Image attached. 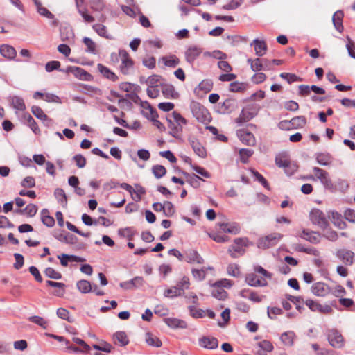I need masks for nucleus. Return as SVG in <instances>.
Segmentation results:
<instances>
[{
    "instance_id": "nucleus-5",
    "label": "nucleus",
    "mask_w": 355,
    "mask_h": 355,
    "mask_svg": "<svg viewBox=\"0 0 355 355\" xmlns=\"http://www.w3.org/2000/svg\"><path fill=\"white\" fill-rule=\"evenodd\" d=\"M283 235L280 233L274 232L258 239L257 245L259 248L266 250L276 245Z\"/></svg>"
},
{
    "instance_id": "nucleus-32",
    "label": "nucleus",
    "mask_w": 355,
    "mask_h": 355,
    "mask_svg": "<svg viewBox=\"0 0 355 355\" xmlns=\"http://www.w3.org/2000/svg\"><path fill=\"white\" fill-rule=\"evenodd\" d=\"M253 117L252 114L245 110L243 109L238 118L236 119L235 122L239 126L243 125L245 122L250 121Z\"/></svg>"
},
{
    "instance_id": "nucleus-63",
    "label": "nucleus",
    "mask_w": 355,
    "mask_h": 355,
    "mask_svg": "<svg viewBox=\"0 0 355 355\" xmlns=\"http://www.w3.org/2000/svg\"><path fill=\"white\" fill-rule=\"evenodd\" d=\"M332 218L334 220V223L336 227L340 229H344L346 227V224L341 220V215L338 212H332Z\"/></svg>"
},
{
    "instance_id": "nucleus-9",
    "label": "nucleus",
    "mask_w": 355,
    "mask_h": 355,
    "mask_svg": "<svg viewBox=\"0 0 355 355\" xmlns=\"http://www.w3.org/2000/svg\"><path fill=\"white\" fill-rule=\"evenodd\" d=\"M144 280L142 277L137 276L133 279L121 282L119 286L125 290H132L135 288L141 287L144 285Z\"/></svg>"
},
{
    "instance_id": "nucleus-43",
    "label": "nucleus",
    "mask_w": 355,
    "mask_h": 355,
    "mask_svg": "<svg viewBox=\"0 0 355 355\" xmlns=\"http://www.w3.org/2000/svg\"><path fill=\"white\" fill-rule=\"evenodd\" d=\"M145 193L146 189L140 184H135V189L133 191V194H135V196L132 195V198L135 201L138 202L141 199V195Z\"/></svg>"
},
{
    "instance_id": "nucleus-62",
    "label": "nucleus",
    "mask_w": 355,
    "mask_h": 355,
    "mask_svg": "<svg viewBox=\"0 0 355 355\" xmlns=\"http://www.w3.org/2000/svg\"><path fill=\"white\" fill-rule=\"evenodd\" d=\"M31 112L36 118H37L42 121L43 119H47V115L38 106H35V105L31 107Z\"/></svg>"
},
{
    "instance_id": "nucleus-17",
    "label": "nucleus",
    "mask_w": 355,
    "mask_h": 355,
    "mask_svg": "<svg viewBox=\"0 0 355 355\" xmlns=\"http://www.w3.org/2000/svg\"><path fill=\"white\" fill-rule=\"evenodd\" d=\"M189 141L193 151L198 156L202 158H205L207 156L205 148L197 139L192 137L189 139Z\"/></svg>"
},
{
    "instance_id": "nucleus-44",
    "label": "nucleus",
    "mask_w": 355,
    "mask_h": 355,
    "mask_svg": "<svg viewBox=\"0 0 355 355\" xmlns=\"http://www.w3.org/2000/svg\"><path fill=\"white\" fill-rule=\"evenodd\" d=\"M334 187L336 188V191L345 193L348 190L349 186L347 180L339 178L337 180Z\"/></svg>"
},
{
    "instance_id": "nucleus-26",
    "label": "nucleus",
    "mask_w": 355,
    "mask_h": 355,
    "mask_svg": "<svg viewBox=\"0 0 355 355\" xmlns=\"http://www.w3.org/2000/svg\"><path fill=\"white\" fill-rule=\"evenodd\" d=\"M220 227L224 232L232 234H238L240 232V227L236 223H221Z\"/></svg>"
},
{
    "instance_id": "nucleus-19",
    "label": "nucleus",
    "mask_w": 355,
    "mask_h": 355,
    "mask_svg": "<svg viewBox=\"0 0 355 355\" xmlns=\"http://www.w3.org/2000/svg\"><path fill=\"white\" fill-rule=\"evenodd\" d=\"M199 344L202 347L214 349L218 347V341L216 338L205 336L199 340Z\"/></svg>"
},
{
    "instance_id": "nucleus-16",
    "label": "nucleus",
    "mask_w": 355,
    "mask_h": 355,
    "mask_svg": "<svg viewBox=\"0 0 355 355\" xmlns=\"http://www.w3.org/2000/svg\"><path fill=\"white\" fill-rule=\"evenodd\" d=\"M8 101L15 110V113L17 114L18 112L24 111L26 105L24 99L18 96H12L8 98Z\"/></svg>"
},
{
    "instance_id": "nucleus-28",
    "label": "nucleus",
    "mask_w": 355,
    "mask_h": 355,
    "mask_svg": "<svg viewBox=\"0 0 355 355\" xmlns=\"http://www.w3.org/2000/svg\"><path fill=\"white\" fill-rule=\"evenodd\" d=\"M315 157L317 163L321 166H329L331 162V157L329 153H318Z\"/></svg>"
},
{
    "instance_id": "nucleus-18",
    "label": "nucleus",
    "mask_w": 355,
    "mask_h": 355,
    "mask_svg": "<svg viewBox=\"0 0 355 355\" xmlns=\"http://www.w3.org/2000/svg\"><path fill=\"white\" fill-rule=\"evenodd\" d=\"M239 295L245 299H248L254 302H260L262 301L263 296L259 295L256 292L250 289H243L240 291Z\"/></svg>"
},
{
    "instance_id": "nucleus-53",
    "label": "nucleus",
    "mask_w": 355,
    "mask_h": 355,
    "mask_svg": "<svg viewBox=\"0 0 355 355\" xmlns=\"http://www.w3.org/2000/svg\"><path fill=\"white\" fill-rule=\"evenodd\" d=\"M170 116L173 119V121L175 122L179 128H182L187 123V120L182 115L176 112H173Z\"/></svg>"
},
{
    "instance_id": "nucleus-56",
    "label": "nucleus",
    "mask_w": 355,
    "mask_h": 355,
    "mask_svg": "<svg viewBox=\"0 0 355 355\" xmlns=\"http://www.w3.org/2000/svg\"><path fill=\"white\" fill-rule=\"evenodd\" d=\"M44 274L47 277L50 279H60L62 278V275L51 267L46 268L44 270Z\"/></svg>"
},
{
    "instance_id": "nucleus-60",
    "label": "nucleus",
    "mask_w": 355,
    "mask_h": 355,
    "mask_svg": "<svg viewBox=\"0 0 355 355\" xmlns=\"http://www.w3.org/2000/svg\"><path fill=\"white\" fill-rule=\"evenodd\" d=\"M193 277L198 281L203 280L206 277V270L205 268L201 269H192Z\"/></svg>"
},
{
    "instance_id": "nucleus-38",
    "label": "nucleus",
    "mask_w": 355,
    "mask_h": 355,
    "mask_svg": "<svg viewBox=\"0 0 355 355\" xmlns=\"http://www.w3.org/2000/svg\"><path fill=\"white\" fill-rule=\"evenodd\" d=\"M289 123L293 128H300L304 127L306 123V119L304 116L293 117Z\"/></svg>"
},
{
    "instance_id": "nucleus-12",
    "label": "nucleus",
    "mask_w": 355,
    "mask_h": 355,
    "mask_svg": "<svg viewBox=\"0 0 355 355\" xmlns=\"http://www.w3.org/2000/svg\"><path fill=\"white\" fill-rule=\"evenodd\" d=\"M202 52V49L197 46H189L184 53L186 61L190 64H193Z\"/></svg>"
},
{
    "instance_id": "nucleus-35",
    "label": "nucleus",
    "mask_w": 355,
    "mask_h": 355,
    "mask_svg": "<svg viewBox=\"0 0 355 355\" xmlns=\"http://www.w3.org/2000/svg\"><path fill=\"white\" fill-rule=\"evenodd\" d=\"M76 286L78 291L82 293H88L92 290V285L91 283L85 279L77 282Z\"/></svg>"
},
{
    "instance_id": "nucleus-61",
    "label": "nucleus",
    "mask_w": 355,
    "mask_h": 355,
    "mask_svg": "<svg viewBox=\"0 0 355 355\" xmlns=\"http://www.w3.org/2000/svg\"><path fill=\"white\" fill-rule=\"evenodd\" d=\"M254 151L249 148H241L239 150V155L241 156V160L243 163H246L248 158L251 157Z\"/></svg>"
},
{
    "instance_id": "nucleus-59",
    "label": "nucleus",
    "mask_w": 355,
    "mask_h": 355,
    "mask_svg": "<svg viewBox=\"0 0 355 355\" xmlns=\"http://www.w3.org/2000/svg\"><path fill=\"white\" fill-rule=\"evenodd\" d=\"M28 320L40 326L41 327H42L44 329H46V327H47V322L43 318H42L40 316H37V315L31 316V317H29Z\"/></svg>"
},
{
    "instance_id": "nucleus-45",
    "label": "nucleus",
    "mask_w": 355,
    "mask_h": 355,
    "mask_svg": "<svg viewBox=\"0 0 355 355\" xmlns=\"http://www.w3.org/2000/svg\"><path fill=\"white\" fill-rule=\"evenodd\" d=\"M247 85L244 83L233 82L230 84L229 89L232 92H241L246 89Z\"/></svg>"
},
{
    "instance_id": "nucleus-29",
    "label": "nucleus",
    "mask_w": 355,
    "mask_h": 355,
    "mask_svg": "<svg viewBox=\"0 0 355 355\" xmlns=\"http://www.w3.org/2000/svg\"><path fill=\"white\" fill-rule=\"evenodd\" d=\"M343 17V12L341 10L336 11L332 17V21L335 28L340 33L343 31V26L342 24V19Z\"/></svg>"
},
{
    "instance_id": "nucleus-27",
    "label": "nucleus",
    "mask_w": 355,
    "mask_h": 355,
    "mask_svg": "<svg viewBox=\"0 0 355 355\" xmlns=\"http://www.w3.org/2000/svg\"><path fill=\"white\" fill-rule=\"evenodd\" d=\"M300 236L314 244L320 241V235L316 232H309L306 230H303Z\"/></svg>"
},
{
    "instance_id": "nucleus-31",
    "label": "nucleus",
    "mask_w": 355,
    "mask_h": 355,
    "mask_svg": "<svg viewBox=\"0 0 355 355\" xmlns=\"http://www.w3.org/2000/svg\"><path fill=\"white\" fill-rule=\"evenodd\" d=\"M165 323L171 328H185L187 324L183 320L174 318L164 319Z\"/></svg>"
},
{
    "instance_id": "nucleus-41",
    "label": "nucleus",
    "mask_w": 355,
    "mask_h": 355,
    "mask_svg": "<svg viewBox=\"0 0 355 355\" xmlns=\"http://www.w3.org/2000/svg\"><path fill=\"white\" fill-rule=\"evenodd\" d=\"M190 285L189 279L187 277H182L175 285L176 288L180 291L181 294L184 293V291L189 289Z\"/></svg>"
},
{
    "instance_id": "nucleus-4",
    "label": "nucleus",
    "mask_w": 355,
    "mask_h": 355,
    "mask_svg": "<svg viewBox=\"0 0 355 355\" xmlns=\"http://www.w3.org/2000/svg\"><path fill=\"white\" fill-rule=\"evenodd\" d=\"M249 245V241L247 238H237L234 243L230 246L228 252L232 258H236L243 255L245 252V247Z\"/></svg>"
},
{
    "instance_id": "nucleus-13",
    "label": "nucleus",
    "mask_w": 355,
    "mask_h": 355,
    "mask_svg": "<svg viewBox=\"0 0 355 355\" xmlns=\"http://www.w3.org/2000/svg\"><path fill=\"white\" fill-rule=\"evenodd\" d=\"M311 292L317 296L324 297L326 296L330 292V288L324 282H316L311 286Z\"/></svg>"
},
{
    "instance_id": "nucleus-54",
    "label": "nucleus",
    "mask_w": 355,
    "mask_h": 355,
    "mask_svg": "<svg viewBox=\"0 0 355 355\" xmlns=\"http://www.w3.org/2000/svg\"><path fill=\"white\" fill-rule=\"evenodd\" d=\"M58 239L60 240V241L65 242L66 243L69 244H74L77 241V238L74 235L69 232L65 234H60L58 237Z\"/></svg>"
},
{
    "instance_id": "nucleus-25",
    "label": "nucleus",
    "mask_w": 355,
    "mask_h": 355,
    "mask_svg": "<svg viewBox=\"0 0 355 355\" xmlns=\"http://www.w3.org/2000/svg\"><path fill=\"white\" fill-rule=\"evenodd\" d=\"M246 283L250 286H264L266 285V282H263L257 277L254 273L248 274L245 277Z\"/></svg>"
},
{
    "instance_id": "nucleus-30",
    "label": "nucleus",
    "mask_w": 355,
    "mask_h": 355,
    "mask_svg": "<svg viewBox=\"0 0 355 355\" xmlns=\"http://www.w3.org/2000/svg\"><path fill=\"white\" fill-rule=\"evenodd\" d=\"M167 121L168 124V128L171 130L170 134L174 137L175 138H178L180 136L182 131V128H179L178 125L175 123V122L173 121V119L169 116L167 117Z\"/></svg>"
},
{
    "instance_id": "nucleus-55",
    "label": "nucleus",
    "mask_w": 355,
    "mask_h": 355,
    "mask_svg": "<svg viewBox=\"0 0 355 355\" xmlns=\"http://www.w3.org/2000/svg\"><path fill=\"white\" fill-rule=\"evenodd\" d=\"M54 195L60 203L62 205H67V196L62 189L57 188L54 191Z\"/></svg>"
},
{
    "instance_id": "nucleus-36",
    "label": "nucleus",
    "mask_w": 355,
    "mask_h": 355,
    "mask_svg": "<svg viewBox=\"0 0 355 355\" xmlns=\"http://www.w3.org/2000/svg\"><path fill=\"white\" fill-rule=\"evenodd\" d=\"M92 28L99 36L106 39H112V36L107 33L105 26L101 24H96L92 26Z\"/></svg>"
},
{
    "instance_id": "nucleus-22",
    "label": "nucleus",
    "mask_w": 355,
    "mask_h": 355,
    "mask_svg": "<svg viewBox=\"0 0 355 355\" xmlns=\"http://www.w3.org/2000/svg\"><path fill=\"white\" fill-rule=\"evenodd\" d=\"M97 68L99 72L106 78L113 82L116 81L118 80V76L112 72L109 68L103 65L102 64H98L97 65Z\"/></svg>"
},
{
    "instance_id": "nucleus-2",
    "label": "nucleus",
    "mask_w": 355,
    "mask_h": 355,
    "mask_svg": "<svg viewBox=\"0 0 355 355\" xmlns=\"http://www.w3.org/2000/svg\"><path fill=\"white\" fill-rule=\"evenodd\" d=\"M190 109L193 116L198 122L208 123L211 121V115L208 110L197 101H192L190 104Z\"/></svg>"
},
{
    "instance_id": "nucleus-57",
    "label": "nucleus",
    "mask_w": 355,
    "mask_h": 355,
    "mask_svg": "<svg viewBox=\"0 0 355 355\" xmlns=\"http://www.w3.org/2000/svg\"><path fill=\"white\" fill-rule=\"evenodd\" d=\"M164 295L166 297L173 298L181 296L182 295L181 294L180 291H179L178 289L176 288V286H174L170 288L166 289L164 293Z\"/></svg>"
},
{
    "instance_id": "nucleus-52",
    "label": "nucleus",
    "mask_w": 355,
    "mask_h": 355,
    "mask_svg": "<svg viewBox=\"0 0 355 355\" xmlns=\"http://www.w3.org/2000/svg\"><path fill=\"white\" fill-rule=\"evenodd\" d=\"M295 334L293 331L284 332L281 336L282 341L286 345L291 346L293 344Z\"/></svg>"
},
{
    "instance_id": "nucleus-40",
    "label": "nucleus",
    "mask_w": 355,
    "mask_h": 355,
    "mask_svg": "<svg viewBox=\"0 0 355 355\" xmlns=\"http://www.w3.org/2000/svg\"><path fill=\"white\" fill-rule=\"evenodd\" d=\"M162 93L167 98H175L178 96L174 87L171 85H165L162 87Z\"/></svg>"
},
{
    "instance_id": "nucleus-33",
    "label": "nucleus",
    "mask_w": 355,
    "mask_h": 355,
    "mask_svg": "<svg viewBox=\"0 0 355 355\" xmlns=\"http://www.w3.org/2000/svg\"><path fill=\"white\" fill-rule=\"evenodd\" d=\"M247 62L250 64V68L253 71L259 72L264 69L262 59L256 58L253 60L248 58Z\"/></svg>"
},
{
    "instance_id": "nucleus-8",
    "label": "nucleus",
    "mask_w": 355,
    "mask_h": 355,
    "mask_svg": "<svg viewBox=\"0 0 355 355\" xmlns=\"http://www.w3.org/2000/svg\"><path fill=\"white\" fill-rule=\"evenodd\" d=\"M61 72L71 73L77 78L82 80H88L91 75L85 69L75 66L67 67L66 69H60Z\"/></svg>"
},
{
    "instance_id": "nucleus-37",
    "label": "nucleus",
    "mask_w": 355,
    "mask_h": 355,
    "mask_svg": "<svg viewBox=\"0 0 355 355\" xmlns=\"http://www.w3.org/2000/svg\"><path fill=\"white\" fill-rule=\"evenodd\" d=\"M114 339L116 343L120 346H125L128 343V339L124 331H117L114 334Z\"/></svg>"
},
{
    "instance_id": "nucleus-50",
    "label": "nucleus",
    "mask_w": 355,
    "mask_h": 355,
    "mask_svg": "<svg viewBox=\"0 0 355 355\" xmlns=\"http://www.w3.org/2000/svg\"><path fill=\"white\" fill-rule=\"evenodd\" d=\"M163 212L167 217L172 216L175 213V207L170 201H164L163 203Z\"/></svg>"
},
{
    "instance_id": "nucleus-10",
    "label": "nucleus",
    "mask_w": 355,
    "mask_h": 355,
    "mask_svg": "<svg viewBox=\"0 0 355 355\" xmlns=\"http://www.w3.org/2000/svg\"><path fill=\"white\" fill-rule=\"evenodd\" d=\"M184 259L185 261L189 263L202 264L204 263L203 258L193 249H189L185 251Z\"/></svg>"
},
{
    "instance_id": "nucleus-21",
    "label": "nucleus",
    "mask_w": 355,
    "mask_h": 355,
    "mask_svg": "<svg viewBox=\"0 0 355 355\" xmlns=\"http://www.w3.org/2000/svg\"><path fill=\"white\" fill-rule=\"evenodd\" d=\"M254 46L255 53L257 56H263L267 50V46L264 41L254 39L250 46Z\"/></svg>"
},
{
    "instance_id": "nucleus-58",
    "label": "nucleus",
    "mask_w": 355,
    "mask_h": 355,
    "mask_svg": "<svg viewBox=\"0 0 355 355\" xmlns=\"http://www.w3.org/2000/svg\"><path fill=\"white\" fill-rule=\"evenodd\" d=\"M83 42L87 46V52L96 53V44L92 39L85 37L83 38Z\"/></svg>"
},
{
    "instance_id": "nucleus-42",
    "label": "nucleus",
    "mask_w": 355,
    "mask_h": 355,
    "mask_svg": "<svg viewBox=\"0 0 355 355\" xmlns=\"http://www.w3.org/2000/svg\"><path fill=\"white\" fill-rule=\"evenodd\" d=\"M37 211V207L34 204H28L24 209H19L17 212L23 214L25 213L28 216H34Z\"/></svg>"
},
{
    "instance_id": "nucleus-24",
    "label": "nucleus",
    "mask_w": 355,
    "mask_h": 355,
    "mask_svg": "<svg viewBox=\"0 0 355 355\" xmlns=\"http://www.w3.org/2000/svg\"><path fill=\"white\" fill-rule=\"evenodd\" d=\"M24 122L33 130L35 134L40 132L39 128L35 119L28 113L23 114Z\"/></svg>"
},
{
    "instance_id": "nucleus-7",
    "label": "nucleus",
    "mask_w": 355,
    "mask_h": 355,
    "mask_svg": "<svg viewBox=\"0 0 355 355\" xmlns=\"http://www.w3.org/2000/svg\"><path fill=\"white\" fill-rule=\"evenodd\" d=\"M329 344L334 348H341L344 345V338L337 329H331L327 332Z\"/></svg>"
},
{
    "instance_id": "nucleus-39",
    "label": "nucleus",
    "mask_w": 355,
    "mask_h": 355,
    "mask_svg": "<svg viewBox=\"0 0 355 355\" xmlns=\"http://www.w3.org/2000/svg\"><path fill=\"white\" fill-rule=\"evenodd\" d=\"M146 342L148 345L153 347H159L162 345L161 340H159L157 336L150 333H147L146 334Z\"/></svg>"
},
{
    "instance_id": "nucleus-64",
    "label": "nucleus",
    "mask_w": 355,
    "mask_h": 355,
    "mask_svg": "<svg viewBox=\"0 0 355 355\" xmlns=\"http://www.w3.org/2000/svg\"><path fill=\"white\" fill-rule=\"evenodd\" d=\"M189 310L193 318H201L205 316V311L202 309H196L194 306H189Z\"/></svg>"
},
{
    "instance_id": "nucleus-11",
    "label": "nucleus",
    "mask_w": 355,
    "mask_h": 355,
    "mask_svg": "<svg viewBox=\"0 0 355 355\" xmlns=\"http://www.w3.org/2000/svg\"><path fill=\"white\" fill-rule=\"evenodd\" d=\"M237 136L241 142L248 146H254L256 139L254 135L245 130H237Z\"/></svg>"
},
{
    "instance_id": "nucleus-51",
    "label": "nucleus",
    "mask_w": 355,
    "mask_h": 355,
    "mask_svg": "<svg viewBox=\"0 0 355 355\" xmlns=\"http://www.w3.org/2000/svg\"><path fill=\"white\" fill-rule=\"evenodd\" d=\"M118 234L121 236L127 237L130 240L132 239V237L135 235L136 232L132 227H125L123 229H119Z\"/></svg>"
},
{
    "instance_id": "nucleus-46",
    "label": "nucleus",
    "mask_w": 355,
    "mask_h": 355,
    "mask_svg": "<svg viewBox=\"0 0 355 355\" xmlns=\"http://www.w3.org/2000/svg\"><path fill=\"white\" fill-rule=\"evenodd\" d=\"M152 172L155 178L159 179L166 175V169L164 166L157 164L153 166Z\"/></svg>"
},
{
    "instance_id": "nucleus-3",
    "label": "nucleus",
    "mask_w": 355,
    "mask_h": 355,
    "mask_svg": "<svg viewBox=\"0 0 355 355\" xmlns=\"http://www.w3.org/2000/svg\"><path fill=\"white\" fill-rule=\"evenodd\" d=\"M121 62L119 67L120 71L125 76L132 75L135 73L134 62L129 57L128 53L124 49L119 51Z\"/></svg>"
},
{
    "instance_id": "nucleus-15",
    "label": "nucleus",
    "mask_w": 355,
    "mask_h": 355,
    "mask_svg": "<svg viewBox=\"0 0 355 355\" xmlns=\"http://www.w3.org/2000/svg\"><path fill=\"white\" fill-rule=\"evenodd\" d=\"M336 257L347 265H352L354 263V253L349 250H339L336 253Z\"/></svg>"
},
{
    "instance_id": "nucleus-47",
    "label": "nucleus",
    "mask_w": 355,
    "mask_h": 355,
    "mask_svg": "<svg viewBox=\"0 0 355 355\" xmlns=\"http://www.w3.org/2000/svg\"><path fill=\"white\" fill-rule=\"evenodd\" d=\"M211 293L213 297L220 300H224L227 296V292L221 287L214 286Z\"/></svg>"
},
{
    "instance_id": "nucleus-49",
    "label": "nucleus",
    "mask_w": 355,
    "mask_h": 355,
    "mask_svg": "<svg viewBox=\"0 0 355 355\" xmlns=\"http://www.w3.org/2000/svg\"><path fill=\"white\" fill-rule=\"evenodd\" d=\"M184 175L187 178V182L193 187H198L200 184L199 181L202 180V179L200 177L194 174L189 175L187 173H184Z\"/></svg>"
},
{
    "instance_id": "nucleus-14",
    "label": "nucleus",
    "mask_w": 355,
    "mask_h": 355,
    "mask_svg": "<svg viewBox=\"0 0 355 355\" xmlns=\"http://www.w3.org/2000/svg\"><path fill=\"white\" fill-rule=\"evenodd\" d=\"M275 164L279 168H284L286 173H288V168L291 167V162L286 154H282L277 156L275 157ZM291 168L293 171L297 169V166L295 164H293Z\"/></svg>"
},
{
    "instance_id": "nucleus-23",
    "label": "nucleus",
    "mask_w": 355,
    "mask_h": 355,
    "mask_svg": "<svg viewBox=\"0 0 355 355\" xmlns=\"http://www.w3.org/2000/svg\"><path fill=\"white\" fill-rule=\"evenodd\" d=\"M159 62H163L164 66L168 67H175L180 64L179 58L175 55L169 56H163L159 60Z\"/></svg>"
},
{
    "instance_id": "nucleus-6",
    "label": "nucleus",
    "mask_w": 355,
    "mask_h": 355,
    "mask_svg": "<svg viewBox=\"0 0 355 355\" xmlns=\"http://www.w3.org/2000/svg\"><path fill=\"white\" fill-rule=\"evenodd\" d=\"M310 220L313 224L318 225L321 229H326L329 225V221L325 214L318 209H313L311 211Z\"/></svg>"
},
{
    "instance_id": "nucleus-34",
    "label": "nucleus",
    "mask_w": 355,
    "mask_h": 355,
    "mask_svg": "<svg viewBox=\"0 0 355 355\" xmlns=\"http://www.w3.org/2000/svg\"><path fill=\"white\" fill-rule=\"evenodd\" d=\"M41 218L43 224L49 227H53L55 224L54 218L49 216V211L46 209L42 210Z\"/></svg>"
},
{
    "instance_id": "nucleus-48",
    "label": "nucleus",
    "mask_w": 355,
    "mask_h": 355,
    "mask_svg": "<svg viewBox=\"0 0 355 355\" xmlns=\"http://www.w3.org/2000/svg\"><path fill=\"white\" fill-rule=\"evenodd\" d=\"M258 345L262 350L259 352L261 355H265V353L270 352L273 349L272 343L268 340H262L258 343Z\"/></svg>"
},
{
    "instance_id": "nucleus-1",
    "label": "nucleus",
    "mask_w": 355,
    "mask_h": 355,
    "mask_svg": "<svg viewBox=\"0 0 355 355\" xmlns=\"http://www.w3.org/2000/svg\"><path fill=\"white\" fill-rule=\"evenodd\" d=\"M312 171L314 175H309L307 179L313 181L318 180L326 189L331 192L336 191V188L334 187L327 171L315 166L313 168Z\"/></svg>"
},
{
    "instance_id": "nucleus-20",
    "label": "nucleus",
    "mask_w": 355,
    "mask_h": 355,
    "mask_svg": "<svg viewBox=\"0 0 355 355\" xmlns=\"http://www.w3.org/2000/svg\"><path fill=\"white\" fill-rule=\"evenodd\" d=\"M0 53L3 57L8 60H12L17 55V51L15 49L8 44H2L0 46Z\"/></svg>"
}]
</instances>
